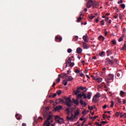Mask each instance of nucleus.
I'll return each mask as SVG.
<instances>
[{
    "instance_id": "nucleus-1",
    "label": "nucleus",
    "mask_w": 126,
    "mask_h": 126,
    "mask_svg": "<svg viewBox=\"0 0 126 126\" xmlns=\"http://www.w3.org/2000/svg\"><path fill=\"white\" fill-rule=\"evenodd\" d=\"M44 116H45V117H48L47 118V120L45 121V122L43 124V126H50V125H51V123L49 121H51V119L53 117V112L51 111H49L47 112L46 114H44Z\"/></svg>"
},
{
    "instance_id": "nucleus-2",
    "label": "nucleus",
    "mask_w": 126,
    "mask_h": 126,
    "mask_svg": "<svg viewBox=\"0 0 126 126\" xmlns=\"http://www.w3.org/2000/svg\"><path fill=\"white\" fill-rule=\"evenodd\" d=\"M78 115H79V110L77 109L76 112H74V115L71 113V116L70 117L67 116V120L68 122H75L76 116H78Z\"/></svg>"
},
{
    "instance_id": "nucleus-3",
    "label": "nucleus",
    "mask_w": 126,
    "mask_h": 126,
    "mask_svg": "<svg viewBox=\"0 0 126 126\" xmlns=\"http://www.w3.org/2000/svg\"><path fill=\"white\" fill-rule=\"evenodd\" d=\"M114 76H115L113 74H108L107 78L105 79V81H106L107 85H109V83H110V82H112V81H114Z\"/></svg>"
},
{
    "instance_id": "nucleus-4",
    "label": "nucleus",
    "mask_w": 126,
    "mask_h": 126,
    "mask_svg": "<svg viewBox=\"0 0 126 126\" xmlns=\"http://www.w3.org/2000/svg\"><path fill=\"white\" fill-rule=\"evenodd\" d=\"M92 96V93L91 92H88L87 94V95H86V94L84 93V92H83V97L84 98V99H88L89 100H90V99H91V96Z\"/></svg>"
},
{
    "instance_id": "nucleus-5",
    "label": "nucleus",
    "mask_w": 126,
    "mask_h": 126,
    "mask_svg": "<svg viewBox=\"0 0 126 126\" xmlns=\"http://www.w3.org/2000/svg\"><path fill=\"white\" fill-rule=\"evenodd\" d=\"M55 121H56L59 125H62V124H63V123H64L63 119L61 118V117L58 115L55 117Z\"/></svg>"
},
{
    "instance_id": "nucleus-6",
    "label": "nucleus",
    "mask_w": 126,
    "mask_h": 126,
    "mask_svg": "<svg viewBox=\"0 0 126 126\" xmlns=\"http://www.w3.org/2000/svg\"><path fill=\"white\" fill-rule=\"evenodd\" d=\"M71 58H69L68 60L66 62V66L67 67L68 65L70 66V67H73V65H74V63H71Z\"/></svg>"
},
{
    "instance_id": "nucleus-7",
    "label": "nucleus",
    "mask_w": 126,
    "mask_h": 126,
    "mask_svg": "<svg viewBox=\"0 0 126 126\" xmlns=\"http://www.w3.org/2000/svg\"><path fill=\"white\" fill-rule=\"evenodd\" d=\"M100 97H101V94H100V93H97L93 98V102H94L95 103H96V102L98 101V99H99Z\"/></svg>"
},
{
    "instance_id": "nucleus-8",
    "label": "nucleus",
    "mask_w": 126,
    "mask_h": 126,
    "mask_svg": "<svg viewBox=\"0 0 126 126\" xmlns=\"http://www.w3.org/2000/svg\"><path fill=\"white\" fill-rule=\"evenodd\" d=\"M65 105L67 106V107H71V100H70V97L65 98Z\"/></svg>"
},
{
    "instance_id": "nucleus-9",
    "label": "nucleus",
    "mask_w": 126,
    "mask_h": 126,
    "mask_svg": "<svg viewBox=\"0 0 126 126\" xmlns=\"http://www.w3.org/2000/svg\"><path fill=\"white\" fill-rule=\"evenodd\" d=\"M105 63L106 65H108V64H111V65L114 64V62L112 60H111L109 58H106L105 59Z\"/></svg>"
},
{
    "instance_id": "nucleus-10",
    "label": "nucleus",
    "mask_w": 126,
    "mask_h": 126,
    "mask_svg": "<svg viewBox=\"0 0 126 126\" xmlns=\"http://www.w3.org/2000/svg\"><path fill=\"white\" fill-rule=\"evenodd\" d=\"M92 5H93V0H89L86 4V6L88 8H90Z\"/></svg>"
},
{
    "instance_id": "nucleus-11",
    "label": "nucleus",
    "mask_w": 126,
    "mask_h": 126,
    "mask_svg": "<svg viewBox=\"0 0 126 126\" xmlns=\"http://www.w3.org/2000/svg\"><path fill=\"white\" fill-rule=\"evenodd\" d=\"M81 90L80 87H78L77 88L76 91L74 90L73 91V94H74V95H77L78 94V93H80Z\"/></svg>"
},
{
    "instance_id": "nucleus-12",
    "label": "nucleus",
    "mask_w": 126,
    "mask_h": 126,
    "mask_svg": "<svg viewBox=\"0 0 126 126\" xmlns=\"http://www.w3.org/2000/svg\"><path fill=\"white\" fill-rule=\"evenodd\" d=\"M67 75H68L67 74H65L64 73H62L61 74L58 75V76H59V77L61 76V77L62 78L64 79V78H67Z\"/></svg>"
},
{
    "instance_id": "nucleus-13",
    "label": "nucleus",
    "mask_w": 126,
    "mask_h": 126,
    "mask_svg": "<svg viewBox=\"0 0 126 126\" xmlns=\"http://www.w3.org/2000/svg\"><path fill=\"white\" fill-rule=\"evenodd\" d=\"M94 80H96V81H97L98 83H100V82H102V80H103V79H102L101 77L94 78Z\"/></svg>"
},
{
    "instance_id": "nucleus-14",
    "label": "nucleus",
    "mask_w": 126,
    "mask_h": 126,
    "mask_svg": "<svg viewBox=\"0 0 126 126\" xmlns=\"http://www.w3.org/2000/svg\"><path fill=\"white\" fill-rule=\"evenodd\" d=\"M76 52L77 54H81L82 53V48L80 47H78L76 49Z\"/></svg>"
},
{
    "instance_id": "nucleus-15",
    "label": "nucleus",
    "mask_w": 126,
    "mask_h": 126,
    "mask_svg": "<svg viewBox=\"0 0 126 126\" xmlns=\"http://www.w3.org/2000/svg\"><path fill=\"white\" fill-rule=\"evenodd\" d=\"M66 79H67V81H72L73 79V77L67 75Z\"/></svg>"
},
{
    "instance_id": "nucleus-16",
    "label": "nucleus",
    "mask_w": 126,
    "mask_h": 126,
    "mask_svg": "<svg viewBox=\"0 0 126 126\" xmlns=\"http://www.w3.org/2000/svg\"><path fill=\"white\" fill-rule=\"evenodd\" d=\"M83 39L84 42H88V36H87V35H84L83 37Z\"/></svg>"
},
{
    "instance_id": "nucleus-17",
    "label": "nucleus",
    "mask_w": 126,
    "mask_h": 126,
    "mask_svg": "<svg viewBox=\"0 0 126 126\" xmlns=\"http://www.w3.org/2000/svg\"><path fill=\"white\" fill-rule=\"evenodd\" d=\"M63 108V106H61V105H59L58 106H57L55 108V111H60V110H61V109Z\"/></svg>"
},
{
    "instance_id": "nucleus-18",
    "label": "nucleus",
    "mask_w": 126,
    "mask_h": 126,
    "mask_svg": "<svg viewBox=\"0 0 126 126\" xmlns=\"http://www.w3.org/2000/svg\"><path fill=\"white\" fill-rule=\"evenodd\" d=\"M80 104L82 106H84V107H86V106L87 105L84 101L82 100V99L80 100Z\"/></svg>"
},
{
    "instance_id": "nucleus-19",
    "label": "nucleus",
    "mask_w": 126,
    "mask_h": 126,
    "mask_svg": "<svg viewBox=\"0 0 126 126\" xmlns=\"http://www.w3.org/2000/svg\"><path fill=\"white\" fill-rule=\"evenodd\" d=\"M125 94H126V93H125V92L123 91H120V94L121 97H125Z\"/></svg>"
},
{
    "instance_id": "nucleus-20",
    "label": "nucleus",
    "mask_w": 126,
    "mask_h": 126,
    "mask_svg": "<svg viewBox=\"0 0 126 126\" xmlns=\"http://www.w3.org/2000/svg\"><path fill=\"white\" fill-rule=\"evenodd\" d=\"M79 87H80V89H81V90H85L86 91H85V92H86V91H87V90H88V89L86 88V87H85L80 86Z\"/></svg>"
},
{
    "instance_id": "nucleus-21",
    "label": "nucleus",
    "mask_w": 126,
    "mask_h": 126,
    "mask_svg": "<svg viewBox=\"0 0 126 126\" xmlns=\"http://www.w3.org/2000/svg\"><path fill=\"white\" fill-rule=\"evenodd\" d=\"M98 38H99V39L100 41H102V42L104 41V40H105V37H104V36H103L102 35H99Z\"/></svg>"
},
{
    "instance_id": "nucleus-22",
    "label": "nucleus",
    "mask_w": 126,
    "mask_h": 126,
    "mask_svg": "<svg viewBox=\"0 0 126 126\" xmlns=\"http://www.w3.org/2000/svg\"><path fill=\"white\" fill-rule=\"evenodd\" d=\"M83 92L82 93V94H78L77 95V99H79V98H82V97L83 96Z\"/></svg>"
},
{
    "instance_id": "nucleus-23",
    "label": "nucleus",
    "mask_w": 126,
    "mask_h": 126,
    "mask_svg": "<svg viewBox=\"0 0 126 126\" xmlns=\"http://www.w3.org/2000/svg\"><path fill=\"white\" fill-rule=\"evenodd\" d=\"M73 103H74V104H75L76 105H78L79 104L78 101L77 100L74 99V98H73Z\"/></svg>"
},
{
    "instance_id": "nucleus-24",
    "label": "nucleus",
    "mask_w": 126,
    "mask_h": 126,
    "mask_svg": "<svg viewBox=\"0 0 126 126\" xmlns=\"http://www.w3.org/2000/svg\"><path fill=\"white\" fill-rule=\"evenodd\" d=\"M83 47L84 49H88L89 48L85 43H83Z\"/></svg>"
},
{
    "instance_id": "nucleus-25",
    "label": "nucleus",
    "mask_w": 126,
    "mask_h": 126,
    "mask_svg": "<svg viewBox=\"0 0 126 126\" xmlns=\"http://www.w3.org/2000/svg\"><path fill=\"white\" fill-rule=\"evenodd\" d=\"M58 101L59 102V103H61L62 104H63V103H64V100H63V99L62 98H59L58 99Z\"/></svg>"
},
{
    "instance_id": "nucleus-26",
    "label": "nucleus",
    "mask_w": 126,
    "mask_h": 126,
    "mask_svg": "<svg viewBox=\"0 0 126 126\" xmlns=\"http://www.w3.org/2000/svg\"><path fill=\"white\" fill-rule=\"evenodd\" d=\"M63 84L64 85V86H66L67 85V81L66 80H64L63 82Z\"/></svg>"
},
{
    "instance_id": "nucleus-27",
    "label": "nucleus",
    "mask_w": 126,
    "mask_h": 126,
    "mask_svg": "<svg viewBox=\"0 0 126 126\" xmlns=\"http://www.w3.org/2000/svg\"><path fill=\"white\" fill-rule=\"evenodd\" d=\"M116 99L119 104H122V100L120 97H117Z\"/></svg>"
},
{
    "instance_id": "nucleus-28",
    "label": "nucleus",
    "mask_w": 126,
    "mask_h": 126,
    "mask_svg": "<svg viewBox=\"0 0 126 126\" xmlns=\"http://www.w3.org/2000/svg\"><path fill=\"white\" fill-rule=\"evenodd\" d=\"M93 6H98V5H99L98 2H93Z\"/></svg>"
},
{
    "instance_id": "nucleus-29",
    "label": "nucleus",
    "mask_w": 126,
    "mask_h": 126,
    "mask_svg": "<svg viewBox=\"0 0 126 126\" xmlns=\"http://www.w3.org/2000/svg\"><path fill=\"white\" fill-rule=\"evenodd\" d=\"M73 41H75V42H76L78 40V36L76 35L75 37L73 39Z\"/></svg>"
},
{
    "instance_id": "nucleus-30",
    "label": "nucleus",
    "mask_w": 126,
    "mask_h": 126,
    "mask_svg": "<svg viewBox=\"0 0 126 126\" xmlns=\"http://www.w3.org/2000/svg\"><path fill=\"white\" fill-rule=\"evenodd\" d=\"M122 51H125V50H126V43L124 44L123 47H122V49H121Z\"/></svg>"
},
{
    "instance_id": "nucleus-31",
    "label": "nucleus",
    "mask_w": 126,
    "mask_h": 126,
    "mask_svg": "<svg viewBox=\"0 0 126 126\" xmlns=\"http://www.w3.org/2000/svg\"><path fill=\"white\" fill-rule=\"evenodd\" d=\"M70 109V108H67L66 109V111L67 112V114L68 115H69V114H70V111H69Z\"/></svg>"
},
{
    "instance_id": "nucleus-32",
    "label": "nucleus",
    "mask_w": 126,
    "mask_h": 126,
    "mask_svg": "<svg viewBox=\"0 0 126 126\" xmlns=\"http://www.w3.org/2000/svg\"><path fill=\"white\" fill-rule=\"evenodd\" d=\"M56 93L58 95H60L61 94H62V91L58 90L56 92Z\"/></svg>"
},
{
    "instance_id": "nucleus-33",
    "label": "nucleus",
    "mask_w": 126,
    "mask_h": 126,
    "mask_svg": "<svg viewBox=\"0 0 126 126\" xmlns=\"http://www.w3.org/2000/svg\"><path fill=\"white\" fill-rule=\"evenodd\" d=\"M106 53L108 57H109L110 55H111V51L110 50H107Z\"/></svg>"
},
{
    "instance_id": "nucleus-34",
    "label": "nucleus",
    "mask_w": 126,
    "mask_h": 126,
    "mask_svg": "<svg viewBox=\"0 0 126 126\" xmlns=\"http://www.w3.org/2000/svg\"><path fill=\"white\" fill-rule=\"evenodd\" d=\"M123 39H124V35H123L122 37H121L120 38H119L118 41L119 42H122V41H123Z\"/></svg>"
},
{
    "instance_id": "nucleus-35",
    "label": "nucleus",
    "mask_w": 126,
    "mask_h": 126,
    "mask_svg": "<svg viewBox=\"0 0 126 126\" xmlns=\"http://www.w3.org/2000/svg\"><path fill=\"white\" fill-rule=\"evenodd\" d=\"M78 76H81V77H82L84 75V74L83 73H80L79 74L77 75Z\"/></svg>"
},
{
    "instance_id": "nucleus-36",
    "label": "nucleus",
    "mask_w": 126,
    "mask_h": 126,
    "mask_svg": "<svg viewBox=\"0 0 126 126\" xmlns=\"http://www.w3.org/2000/svg\"><path fill=\"white\" fill-rule=\"evenodd\" d=\"M56 82H60L61 81L60 77L58 76V78L56 80Z\"/></svg>"
},
{
    "instance_id": "nucleus-37",
    "label": "nucleus",
    "mask_w": 126,
    "mask_h": 126,
    "mask_svg": "<svg viewBox=\"0 0 126 126\" xmlns=\"http://www.w3.org/2000/svg\"><path fill=\"white\" fill-rule=\"evenodd\" d=\"M71 52H72V50L71 49L69 48L67 49V53H68L69 54H70Z\"/></svg>"
},
{
    "instance_id": "nucleus-38",
    "label": "nucleus",
    "mask_w": 126,
    "mask_h": 126,
    "mask_svg": "<svg viewBox=\"0 0 126 126\" xmlns=\"http://www.w3.org/2000/svg\"><path fill=\"white\" fill-rule=\"evenodd\" d=\"M104 88H105V91H106V92H107L108 90H109V88H108V86H104Z\"/></svg>"
},
{
    "instance_id": "nucleus-39",
    "label": "nucleus",
    "mask_w": 126,
    "mask_h": 126,
    "mask_svg": "<svg viewBox=\"0 0 126 126\" xmlns=\"http://www.w3.org/2000/svg\"><path fill=\"white\" fill-rule=\"evenodd\" d=\"M87 113H88V111H86V110H85L82 112V114L84 115V116H85V115H86V114H87Z\"/></svg>"
},
{
    "instance_id": "nucleus-40",
    "label": "nucleus",
    "mask_w": 126,
    "mask_h": 126,
    "mask_svg": "<svg viewBox=\"0 0 126 126\" xmlns=\"http://www.w3.org/2000/svg\"><path fill=\"white\" fill-rule=\"evenodd\" d=\"M81 19H82V18H81V17H79V18H78L77 22H80V21H81Z\"/></svg>"
},
{
    "instance_id": "nucleus-41",
    "label": "nucleus",
    "mask_w": 126,
    "mask_h": 126,
    "mask_svg": "<svg viewBox=\"0 0 126 126\" xmlns=\"http://www.w3.org/2000/svg\"><path fill=\"white\" fill-rule=\"evenodd\" d=\"M121 6L122 8H126V5L125 4H121Z\"/></svg>"
},
{
    "instance_id": "nucleus-42",
    "label": "nucleus",
    "mask_w": 126,
    "mask_h": 126,
    "mask_svg": "<svg viewBox=\"0 0 126 126\" xmlns=\"http://www.w3.org/2000/svg\"><path fill=\"white\" fill-rule=\"evenodd\" d=\"M75 73H79L80 72V71L78 69H76L75 70Z\"/></svg>"
},
{
    "instance_id": "nucleus-43",
    "label": "nucleus",
    "mask_w": 126,
    "mask_h": 126,
    "mask_svg": "<svg viewBox=\"0 0 126 126\" xmlns=\"http://www.w3.org/2000/svg\"><path fill=\"white\" fill-rule=\"evenodd\" d=\"M110 107H111V108H113V107H114V101H111Z\"/></svg>"
},
{
    "instance_id": "nucleus-44",
    "label": "nucleus",
    "mask_w": 126,
    "mask_h": 126,
    "mask_svg": "<svg viewBox=\"0 0 126 126\" xmlns=\"http://www.w3.org/2000/svg\"><path fill=\"white\" fill-rule=\"evenodd\" d=\"M111 42H112L113 45H116V44H117L116 40H112Z\"/></svg>"
},
{
    "instance_id": "nucleus-45",
    "label": "nucleus",
    "mask_w": 126,
    "mask_h": 126,
    "mask_svg": "<svg viewBox=\"0 0 126 126\" xmlns=\"http://www.w3.org/2000/svg\"><path fill=\"white\" fill-rule=\"evenodd\" d=\"M95 18V16H91L89 17L90 19H91V20H92V19H93V18Z\"/></svg>"
},
{
    "instance_id": "nucleus-46",
    "label": "nucleus",
    "mask_w": 126,
    "mask_h": 126,
    "mask_svg": "<svg viewBox=\"0 0 126 126\" xmlns=\"http://www.w3.org/2000/svg\"><path fill=\"white\" fill-rule=\"evenodd\" d=\"M100 23L101 24V25H104L105 23H104V20H102L101 21Z\"/></svg>"
},
{
    "instance_id": "nucleus-47",
    "label": "nucleus",
    "mask_w": 126,
    "mask_h": 126,
    "mask_svg": "<svg viewBox=\"0 0 126 126\" xmlns=\"http://www.w3.org/2000/svg\"><path fill=\"white\" fill-rule=\"evenodd\" d=\"M104 51H102L100 54H99V56L100 57H102V56H103V55H104Z\"/></svg>"
},
{
    "instance_id": "nucleus-48",
    "label": "nucleus",
    "mask_w": 126,
    "mask_h": 126,
    "mask_svg": "<svg viewBox=\"0 0 126 126\" xmlns=\"http://www.w3.org/2000/svg\"><path fill=\"white\" fill-rule=\"evenodd\" d=\"M81 121H84L85 120V118H84V116H83L82 118L80 119Z\"/></svg>"
},
{
    "instance_id": "nucleus-49",
    "label": "nucleus",
    "mask_w": 126,
    "mask_h": 126,
    "mask_svg": "<svg viewBox=\"0 0 126 126\" xmlns=\"http://www.w3.org/2000/svg\"><path fill=\"white\" fill-rule=\"evenodd\" d=\"M95 125L96 126H102V124H99L98 122H96Z\"/></svg>"
},
{
    "instance_id": "nucleus-50",
    "label": "nucleus",
    "mask_w": 126,
    "mask_h": 126,
    "mask_svg": "<svg viewBox=\"0 0 126 126\" xmlns=\"http://www.w3.org/2000/svg\"><path fill=\"white\" fill-rule=\"evenodd\" d=\"M118 4L120 3H123V0H120L118 2Z\"/></svg>"
},
{
    "instance_id": "nucleus-51",
    "label": "nucleus",
    "mask_w": 126,
    "mask_h": 126,
    "mask_svg": "<svg viewBox=\"0 0 126 126\" xmlns=\"http://www.w3.org/2000/svg\"><path fill=\"white\" fill-rule=\"evenodd\" d=\"M108 107V105H104L103 106V109H106V108H107Z\"/></svg>"
},
{
    "instance_id": "nucleus-52",
    "label": "nucleus",
    "mask_w": 126,
    "mask_h": 126,
    "mask_svg": "<svg viewBox=\"0 0 126 126\" xmlns=\"http://www.w3.org/2000/svg\"><path fill=\"white\" fill-rule=\"evenodd\" d=\"M121 76V74L119 73H117V77H120Z\"/></svg>"
},
{
    "instance_id": "nucleus-53",
    "label": "nucleus",
    "mask_w": 126,
    "mask_h": 126,
    "mask_svg": "<svg viewBox=\"0 0 126 126\" xmlns=\"http://www.w3.org/2000/svg\"><path fill=\"white\" fill-rule=\"evenodd\" d=\"M119 114L118 112H116L115 114L116 117H119Z\"/></svg>"
},
{
    "instance_id": "nucleus-54",
    "label": "nucleus",
    "mask_w": 126,
    "mask_h": 126,
    "mask_svg": "<svg viewBox=\"0 0 126 126\" xmlns=\"http://www.w3.org/2000/svg\"><path fill=\"white\" fill-rule=\"evenodd\" d=\"M98 116H94V118H93V121H94V120H95V119H97V117Z\"/></svg>"
},
{
    "instance_id": "nucleus-55",
    "label": "nucleus",
    "mask_w": 126,
    "mask_h": 126,
    "mask_svg": "<svg viewBox=\"0 0 126 126\" xmlns=\"http://www.w3.org/2000/svg\"><path fill=\"white\" fill-rule=\"evenodd\" d=\"M56 96H57V94H54L53 95V98H55V97H56Z\"/></svg>"
},
{
    "instance_id": "nucleus-56",
    "label": "nucleus",
    "mask_w": 126,
    "mask_h": 126,
    "mask_svg": "<svg viewBox=\"0 0 126 126\" xmlns=\"http://www.w3.org/2000/svg\"><path fill=\"white\" fill-rule=\"evenodd\" d=\"M89 110H92L93 109V106H91V107H89Z\"/></svg>"
},
{
    "instance_id": "nucleus-57",
    "label": "nucleus",
    "mask_w": 126,
    "mask_h": 126,
    "mask_svg": "<svg viewBox=\"0 0 126 126\" xmlns=\"http://www.w3.org/2000/svg\"><path fill=\"white\" fill-rule=\"evenodd\" d=\"M55 85H56V83L54 82L52 85V87H55Z\"/></svg>"
},
{
    "instance_id": "nucleus-58",
    "label": "nucleus",
    "mask_w": 126,
    "mask_h": 126,
    "mask_svg": "<svg viewBox=\"0 0 126 126\" xmlns=\"http://www.w3.org/2000/svg\"><path fill=\"white\" fill-rule=\"evenodd\" d=\"M55 39H56V40H59L60 37H59L58 36H56Z\"/></svg>"
},
{
    "instance_id": "nucleus-59",
    "label": "nucleus",
    "mask_w": 126,
    "mask_h": 126,
    "mask_svg": "<svg viewBox=\"0 0 126 126\" xmlns=\"http://www.w3.org/2000/svg\"><path fill=\"white\" fill-rule=\"evenodd\" d=\"M95 21L97 23V22H99V20L98 19H96L95 20Z\"/></svg>"
},
{
    "instance_id": "nucleus-60",
    "label": "nucleus",
    "mask_w": 126,
    "mask_h": 126,
    "mask_svg": "<svg viewBox=\"0 0 126 126\" xmlns=\"http://www.w3.org/2000/svg\"><path fill=\"white\" fill-rule=\"evenodd\" d=\"M105 15H106V16H109V15H110V14H109V13H106L105 14Z\"/></svg>"
},
{
    "instance_id": "nucleus-61",
    "label": "nucleus",
    "mask_w": 126,
    "mask_h": 126,
    "mask_svg": "<svg viewBox=\"0 0 126 126\" xmlns=\"http://www.w3.org/2000/svg\"><path fill=\"white\" fill-rule=\"evenodd\" d=\"M118 15H116V16H114V17L115 19H117V18H118Z\"/></svg>"
},
{
    "instance_id": "nucleus-62",
    "label": "nucleus",
    "mask_w": 126,
    "mask_h": 126,
    "mask_svg": "<svg viewBox=\"0 0 126 126\" xmlns=\"http://www.w3.org/2000/svg\"><path fill=\"white\" fill-rule=\"evenodd\" d=\"M84 72V73H87L88 72V71H87V70H85Z\"/></svg>"
},
{
    "instance_id": "nucleus-63",
    "label": "nucleus",
    "mask_w": 126,
    "mask_h": 126,
    "mask_svg": "<svg viewBox=\"0 0 126 126\" xmlns=\"http://www.w3.org/2000/svg\"><path fill=\"white\" fill-rule=\"evenodd\" d=\"M109 19V17H107L105 18L106 21H107V20Z\"/></svg>"
},
{
    "instance_id": "nucleus-64",
    "label": "nucleus",
    "mask_w": 126,
    "mask_h": 126,
    "mask_svg": "<svg viewBox=\"0 0 126 126\" xmlns=\"http://www.w3.org/2000/svg\"><path fill=\"white\" fill-rule=\"evenodd\" d=\"M22 126H26V124L23 123V124H22Z\"/></svg>"
}]
</instances>
